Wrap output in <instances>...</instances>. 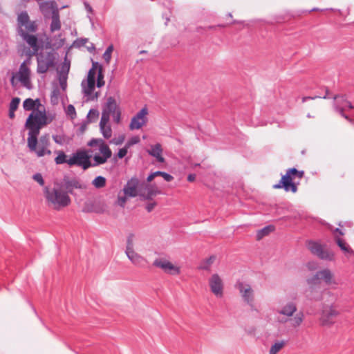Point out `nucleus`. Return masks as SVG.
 Wrapping results in <instances>:
<instances>
[{"label": "nucleus", "instance_id": "f257e3e1", "mask_svg": "<svg viewBox=\"0 0 354 354\" xmlns=\"http://www.w3.org/2000/svg\"><path fill=\"white\" fill-rule=\"evenodd\" d=\"M87 145L89 147L98 145L101 155L95 154L93 156V162H91V156L88 152L85 150H80V156L79 157L80 167L84 170L106 163L112 156L111 150L102 138H92L88 141Z\"/></svg>", "mask_w": 354, "mask_h": 354}, {"label": "nucleus", "instance_id": "f03ea898", "mask_svg": "<svg viewBox=\"0 0 354 354\" xmlns=\"http://www.w3.org/2000/svg\"><path fill=\"white\" fill-rule=\"evenodd\" d=\"M277 313L286 317V320L289 321L294 328L301 326L304 319L303 312H298L297 304L295 299L281 301Z\"/></svg>", "mask_w": 354, "mask_h": 354}, {"label": "nucleus", "instance_id": "7ed1b4c3", "mask_svg": "<svg viewBox=\"0 0 354 354\" xmlns=\"http://www.w3.org/2000/svg\"><path fill=\"white\" fill-rule=\"evenodd\" d=\"M124 194L126 196L136 197L140 196L142 200L151 199L155 191L153 188L147 183H140L136 178L132 177L129 180L123 188Z\"/></svg>", "mask_w": 354, "mask_h": 354}, {"label": "nucleus", "instance_id": "20e7f679", "mask_svg": "<svg viewBox=\"0 0 354 354\" xmlns=\"http://www.w3.org/2000/svg\"><path fill=\"white\" fill-rule=\"evenodd\" d=\"M46 120L36 116L35 111H32L26 119L25 127L28 129L27 145L29 149H35V145H37V136L39 134L41 128L47 124Z\"/></svg>", "mask_w": 354, "mask_h": 354}, {"label": "nucleus", "instance_id": "39448f33", "mask_svg": "<svg viewBox=\"0 0 354 354\" xmlns=\"http://www.w3.org/2000/svg\"><path fill=\"white\" fill-rule=\"evenodd\" d=\"M304 175V171H299L295 168L288 169L286 170V174L281 176L279 182L274 185L272 188L274 189H283L286 192L296 193L299 184L296 179L301 180Z\"/></svg>", "mask_w": 354, "mask_h": 354}, {"label": "nucleus", "instance_id": "423d86ee", "mask_svg": "<svg viewBox=\"0 0 354 354\" xmlns=\"http://www.w3.org/2000/svg\"><path fill=\"white\" fill-rule=\"evenodd\" d=\"M44 195L48 203L53 205L54 209L58 210L61 208L68 206L71 200L67 192H64L57 184L56 187L50 189L48 187L44 189Z\"/></svg>", "mask_w": 354, "mask_h": 354}, {"label": "nucleus", "instance_id": "0eeeda50", "mask_svg": "<svg viewBox=\"0 0 354 354\" xmlns=\"http://www.w3.org/2000/svg\"><path fill=\"white\" fill-rule=\"evenodd\" d=\"M322 281L326 286H331L332 288H335L338 285L334 272L326 268L318 270L313 276L308 278L306 283L312 284L318 283L320 285Z\"/></svg>", "mask_w": 354, "mask_h": 354}, {"label": "nucleus", "instance_id": "6e6552de", "mask_svg": "<svg viewBox=\"0 0 354 354\" xmlns=\"http://www.w3.org/2000/svg\"><path fill=\"white\" fill-rule=\"evenodd\" d=\"M34 55L37 56V73L38 74L46 73L48 69L55 66V55L53 51L44 53H37Z\"/></svg>", "mask_w": 354, "mask_h": 354}, {"label": "nucleus", "instance_id": "1a4fd4ad", "mask_svg": "<svg viewBox=\"0 0 354 354\" xmlns=\"http://www.w3.org/2000/svg\"><path fill=\"white\" fill-rule=\"evenodd\" d=\"M18 35H21V31H26L27 33H35L37 31L38 26L35 21H30V17L26 11L21 12L17 19Z\"/></svg>", "mask_w": 354, "mask_h": 354}, {"label": "nucleus", "instance_id": "9d476101", "mask_svg": "<svg viewBox=\"0 0 354 354\" xmlns=\"http://www.w3.org/2000/svg\"><path fill=\"white\" fill-rule=\"evenodd\" d=\"M308 249L312 254L316 255L321 259L332 261L334 260V254L326 250L324 245L315 241H308Z\"/></svg>", "mask_w": 354, "mask_h": 354}, {"label": "nucleus", "instance_id": "9b49d317", "mask_svg": "<svg viewBox=\"0 0 354 354\" xmlns=\"http://www.w3.org/2000/svg\"><path fill=\"white\" fill-rule=\"evenodd\" d=\"M308 288L306 291V297L310 301H321L324 300L325 295H330L327 289H323L318 283H307Z\"/></svg>", "mask_w": 354, "mask_h": 354}, {"label": "nucleus", "instance_id": "f8f14e48", "mask_svg": "<svg viewBox=\"0 0 354 354\" xmlns=\"http://www.w3.org/2000/svg\"><path fill=\"white\" fill-rule=\"evenodd\" d=\"M156 267L167 274L177 276L181 273L180 266L165 258L156 259Z\"/></svg>", "mask_w": 354, "mask_h": 354}, {"label": "nucleus", "instance_id": "ddd939ff", "mask_svg": "<svg viewBox=\"0 0 354 354\" xmlns=\"http://www.w3.org/2000/svg\"><path fill=\"white\" fill-rule=\"evenodd\" d=\"M236 287L239 290L243 301L251 307H253L254 302V291L252 286L244 282H238Z\"/></svg>", "mask_w": 354, "mask_h": 354}, {"label": "nucleus", "instance_id": "4468645a", "mask_svg": "<svg viewBox=\"0 0 354 354\" xmlns=\"http://www.w3.org/2000/svg\"><path fill=\"white\" fill-rule=\"evenodd\" d=\"M339 315L338 310L333 306H326L322 309L320 322L322 326H331Z\"/></svg>", "mask_w": 354, "mask_h": 354}, {"label": "nucleus", "instance_id": "2eb2a0df", "mask_svg": "<svg viewBox=\"0 0 354 354\" xmlns=\"http://www.w3.org/2000/svg\"><path fill=\"white\" fill-rule=\"evenodd\" d=\"M64 192H67V194H74L73 190L75 189H83L85 188L84 185L80 183V181L77 178H70L67 176H65L63 178V180L57 184Z\"/></svg>", "mask_w": 354, "mask_h": 354}, {"label": "nucleus", "instance_id": "dca6fc26", "mask_svg": "<svg viewBox=\"0 0 354 354\" xmlns=\"http://www.w3.org/2000/svg\"><path fill=\"white\" fill-rule=\"evenodd\" d=\"M55 153H57V156L55 158L56 165L67 163L69 166L77 165L80 167L79 157L80 156V150H77L75 153H73L69 159H67V156L63 151H57Z\"/></svg>", "mask_w": 354, "mask_h": 354}, {"label": "nucleus", "instance_id": "f3484780", "mask_svg": "<svg viewBox=\"0 0 354 354\" xmlns=\"http://www.w3.org/2000/svg\"><path fill=\"white\" fill-rule=\"evenodd\" d=\"M211 292L218 298L223 296L224 283L221 277L216 273L213 274L208 280Z\"/></svg>", "mask_w": 354, "mask_h": 354}, {"label": "nucleus", "instance_id": "a211bd4d", "mask_svg": "<svg viewBox=\"0 0 354 354\" xmlns=\"http://www.w3.org/2000/svg\"><path fill=\"white\" fill-rule=\"evenodd\" d=\"M147 109L146 107L142 108L132 118L129 124V129L131 130L140 129L147 121Z\"/></svg>", "mask_w": 354, "mask_h": 354}, {"label": "nucleus", "instance_id": "6ab92c4d", "mask_svg": "<svg viewBox=\"0 0 354 354\" xmlns=\"http://www.w3.org/2000/svg\"><path fill=\"white\" fill-rule=\"evenodd\" d=\"M49 145V135L45 134L40 137L38 148L37 147V145H35V149L33 150L30 149V151L35 152L38 157H42L46 154L50 155L51 151L48 149Z\"/></svg>", "mask_w": 354, "mask_h": 354}, {"label": "nucleus", "instance_id": "aec40b11", "mask_svg": "<svg viewBox=\"0 0 354 354\" xmlns=\"http://www.w3.org/2000/svg\"><path fill=\"white\" fill-rule=\"evenodd\" d=\"M30 75V70L26 66V61H24L19 66L18 80L24 87L29 90L32 88Z\"/></svg>", "mask_w": 354, "mask_h": 354}, {"label": "nucleus", "instance_id": "412c9836", "mask_svg": "<svg viewBox=\"0 0 354 354\" xmlns=\"http://www.w3.org/2000/svg\"><path fill=\"white\" fill-rule=\"evenodd\" d=\"M19 36L25 41L32 48V55L37 54L39 46L38 44V38L36 35L27 33L26 31H21Z\"/></svg>", "mask_w": 354, "mask_h": 354}, {"label": "nucleus", "instance_id": "4be33fe9", "mask_svg": "<svg viewBox=\"0 0 354 354\" xmlns=\"http://www.w3.org/2000/svg\"><path fill=\"white\" fill-rule=\"evenodd\" d=\"M129 253L127 256L133 265L142 268H149V263L146 259L136 252H130Z\"/></svg>", "mask_w": 354, "mask_h": 354}, {"label": "nucleus", "instance_id": "5701e85b", "mask_svg": "<svg viewBox=\"0 0 354 354\" xmlns=\"http://www.w3.org/2000/svg\"><path fill=\"white\" fill-rule=\"evenodd\" d=\"M95 82L86 81V82H85L84 80H83L81 84L82 91L85 96L88 97V100H93L98 96L97 93H96L95 95H93V92L95 89Z\"/></svg>", "mask_w": 354, "mask_h": 354}, {"label": "nucleus", "instance_id": "b1692460", "mask_svg": "<svg viewBox=\"0 0 354 354\" xmlns=\"http://www.w3.org/2000/svg\"><path fill=\"white\" fill-rule=\"evenodd\" d=\"M39 10L44 17H46L50 12H53L55 9H58L57 3L54 1H47L39 3Z\"/></svg>", "mask_w": 354, "mask_h": 354}, {"label": "nucleus", "instance_id": "393cba45", "mask_svg": "<svg viewBox=\"0 0 354 354\" xmlns=\"http://www.w3.org/2000/svg\"><path fill=\"white\" fill-rule=\"evenodd\" d=\"M61 29V21L59 19V10L55 9L52 12L51 23L50 25V30L53 32Z\"/></svg>", "mask_w": 354, "mask_h": 354}, {"label": "nucleus", "instance_id": "a878e982", "mask_svg": "<svg viewBox=\"0 0 354 354\" xmlns=\"http://www.w3.org/2000/svg\"><path fill=\"white\" fill-rule=\"evenodd\" d=\"M119 110L116 101L113 97H109L107 98L106 104L104 105L102 109V112H106L108 114L111 115L113 113H115Z\"/></svg>", "mask_w": 354, "mask_h": 354}, {"label": "nucleus", "instance_id": "bb28decb", "mask_svg": "<svg viewBox=\"0 0 354 354\" xmlns=\"http://www.w3.org/2000/svg\"><path fill=\"white\" fill-rule=\"evenodd\" d=\"M216 257L214 255H212V256L209 257V258L203 259L201 262V263L198 266V269L210 271L211 267H212V264L214 263V261H216Z\"/></svg>", "mask_w": 354, "mask_h": 354}, {"label": "nucleus", "instance_id": "cd10ccee", "mask_svg": "<svg viewBox=\"0 0 354 354\" xmlns=\"http://www.w3.org/2000/svg\"><path fill=\"white\" fill-rule=\"evenodd\" d=\"M335 242L346 254H354V251L344 239L339 237H335Z\"/></svg>", "mask_w": 354, "mask_h": 354}, {"label": "nucleus", "instance_id": "c85d7f7f", "mask_svg": "<svg viewBox=\"0 0 354 354\" xmlns=\"http://www.w3.org/2000/svg\"><path fill=\"white\" fill-rule=\"evenodd\" d=\"M286 345L285 340L276 341L271 346L269 350V354H277L281 351Z\"/></svg>", "mask_w": 354, "mask_h": 354}, {"label": "nucleus", "instance_id": "c756f323", "mask_svg": "<svg viewBox=\"0 0 354 354\" xmlns=\"http://www.w3.org/2000/svg\"><path fill=\"white\" fill-rule=\"evenodd\" d=\"M274 230V227L273 225H268L261 230L258 231L257 234V239L261 240L263 239L265 236L268 235L270 232H273Z\"/></svg>", "mask_w": 354, "mask_h": 354}, {"label": "nucleus", "instance_id": "7c9ffc66", "mask_svg": "<svg viewBox=\"0 0 354 354\" xmlns=\"http://www.w3.org/2000/svg\"><path fill=\"white\" fill-rule=\"evenodd\" d=\"M106 178L104 176H98L92 181V185L97 189L102 188L106 185Z\"/></svg>", "mask_w": 354, "mask_h": 354}, {"label": "nucleus", "instance_id": "2f4dec72", "mask_svg": "<svg viewBox=\"0 0 354 354\" xmlns=\"http://www.w3.org/2000/svg\"><path fill=\"white\" fill-rule=\"evenodd\" d=\"M23 108L25 111H35L36 107L35 106V101L32 98H27L23 102Z\"/></svg>", "mask_w": 354, "mask_h": 354}, {"label": "nucleus", "instance_id": "473e14b6", "mask_svg": "<svg viewBox=\"0 0 354 354\" xmlns=\"http://www.w3.org/2000/svg\"><path fill=\"white\" fill-rule=\"evenodd\" d=\"M100 132L102 134L103 137L105 139H109L112 136V129L111 126L109 125H104V126H100Z\"/></svg>", "mask_w": 354, "mask_h": 354}, {"label": "nucleus", "instance_id": "72a5a7b5", "mask_svg": "<svg viewBox=\"0 0 354 354\" xmlns=\"http://www.w3.org/2000/svg\"><path fill=\"white\" fill-rule=\"evenodd\" d=\"M133 236H134L133 234H130L127 237V247H126V250H125L126 254H130L129 253L130 252H135L133 250Z\"/></svg>", "mask_w": 354, "mask_h": 354}, {"label": "nucleus", "instance_id": "f704fd0d", "mask_svg": "<svg viewBox=\"0 0 354 354\" xmlns=\"http://www.w3.org/2000/svg\"><path fill=\"white\" fill-rule=\"evenodd\" d=\"M105 84L104 80V73L102 71V67L100 66L99 71H97V87L101 88Z\"/></svg>", "mask_w": 354, "mask_h": 354}, {"label": "nucleus", "instance_id": "c9c22d12", "mask_svg": "<svg viewBox=\"0 0 354 354\" xmlns=\"http://www.w3.org/2000/svg\"><path fill=\"white\" fill-rule=\"evenodd\" d=\"M21 99L18 97H13L10 102L9 109L16 111L18 109Z\"/></svg>", "mask_w": 354, "mask_h": 354}, {"label": "nucleus", "instance_id": "e433bc0d", "mask_svg": "<svg viewBox=\"0 0 354 354\" xmlns=\"http://www.w3.org/2000/svg\"><path fill=\"white\" fill-rule=\"evenodd\" d=\"M110 115H111L108 114L106 112H102L101 120H100L99 125L100 126L109 125L108 122L110 120Z\"/></svg>", "mask_w": 354, "mask_h": 354}, {"label": "nucleus", "instance_id": "4c0bfd02", "mask_svg": "<svg viewBox=\"0 0 354 354\" xmlns=\"http://www.w3.org/2000/svg\"><path fill=\"white\" fill-rule=\"evenodd\" d=\"M113 47L112 45L109 46L105 50L103 54V58L104 60L109 63L111 58V53L113 51Z\"/></svg>", "mask_w": 354, "mask_h": 354}, {"label": "nucleus", "instance_id": "58836bf2", "mask_svg": "<svg viewBox=\"0 0 354 354\" xmlns=\"http://www.w3.org/2000/svg\"><path fill=\"white\" fill-rule=\"evenodd\" d=\"M162 148L160 145L156 143V161L165 162V158L162 156Z\"/></svg>", "mask_w": 354, "mask_h": 354}, {"label": "nucleus", "instance_id": "ea45409f", "mask_svg": "<svg viewBox=\"0 0 354 354\" xmlns=\"http://www.w3.org/2000/svg\"><path fill=\"white\" fill-rule=\"evenodd\" d=\"M88 39L87 38H78L74 41L73 46L77 48H80L84 46L88 42Z\"/></svg>", "mask_w": 354, "mask_h": 354}, {"label": "nucleus", "instance_id": "a19ab883", "mask_svg": "<svg viewBox=\"0 0 354 354\" xmlns=\"http://www.w3.org/2000/svg\"><path fill=\"white\" fill-rule=\"evenodd\" d=\"M66 114L70 115L72 119L76 117V111L73 105L69 104L68 105L66 110Z\"/></svg>", "mask_w": 354, "mask_h": 354}, {"label": "nucleus", "instance_id": "79ce46f5", "mask_svg": "<svg viewBox=\"0 0 354 354\" xmlns=\"http://www.w3.org/2000/svg\"><path fill=\"white\" fill-rule=\"evenodd\" d=\"M35 114L36 116H38L43 119V120H44L47 121V116L44 108L42 110L39 109H35Z\"/></svg>", "mask_w": 354, "mask_h": 354}, {"label": "nucleus", "instance_id": "37998d69", "mask_svg": "<svg viewBox=\"0 0 354 354\" xmlns=\"http://www.w3.org/2000/svg\"><path fill=\"white\" fill-rule=\"evenodd\" d=\"M156 176H161L166 181L170 182L174 179V177L165 172L163 171H156Z\"/></svg>", "mask_w": 354, "mask_h": 354}, {"label": "nucleus", "instance_id": "c03bdc74", "mask_svg": "<svg viewBox=\"0 0 354 354\" xmlns=\"http://www.w3.org/2000/svg\"><path fill=\"white\" fill-rule=\"evenodd\" d=\"M99 115V112L96 109H91L87 115V118L90 122L92 121V118H97Z\"/></svg>", "mask_w": 354, "mask_h": 354}, {"label": "nucleus", "instance_id": "a18cd8bd", "mask_svg": "<svg viewBox=\"0 0 354 354\" xmlns=\"http://www.w3.org/2000/svg\"><path fill=\"white\" fill-rule=\"evenodd\" d=\"M32 178L37 181L41 186L44 185V180L40 173H36L33 175Z\"/></svg>", "mask_w": 354, "mask_h": 354}, {"label": "nucleus", "instance_id": "49530a36", "mask_svg": "<svg viewBox=\"0 0 354 354\" xmlns=\"http://www.w3.org/2000/svg\"><path fill=\"white\" fill-rule=\"evenodd\" d=\"M87 81L95 82V71H94L93 68H91L88 71Z\"/></svg>", "mask_w": 354, "mask_h": 354}, {"label": "nucleus", "instance_id": "de8ad7c7", "mask_svg": "<svg viewBox=\"0 0 354 354\" xmlns=\"http://www.w3.org/2000/svg\"><path fill=\"white\" fill-rule=\"evenodd\" d=\"M111 115H112L113 121L115 123H119L120 122V116H121V113H120V110H118L117 111H115V113H111Z\"/></svg>", "mask_w": 354, "mask_h": 354}, {"label": "nucleus", "instance_id": "09e8293b", "mask_svg": "<svg viewBox=\"0 0 354 354\" xmlns=\"http://www.w3.org/2000/svg\"><path fill=\"white\" fill-rule=\"evenodd\" d=\"M127 148L123 147V148H121L119 149V151L118 152V156L119 158H122L127 155Z\"/></svg>", "mask_w": 354, "mask_h": 354}, {"label": "nucleus", "instance_id": "8fccbe9b", "mask_svg": "<svg viewBox=\"0 0 354 354\" xmlns=\"http://www.w3.org/2000/svg\"><path fill=\"white\" fill-rule=\"evenodd\" d=\"M127 201V196H118V204L120 207H124Z\"/></svg>", "mask_w": 354, "mask_h": 354}, {"label": "nucleus", "instance_id": "3c124183", "mask_svg": "<svg viewBox=\"0 0 354 354\" xmlns=\"http://www.w3.org/2000/svg\"><path fill=\"white\" fill-rule=\"evenodd\" d=\"M52 138L55 143L59 144V145H62L63 138H62V136H59L57 135H53Z\"/></svg>", "mask_w": 354, "mask_h": 354}, {"label": "nucleus", "instance_id": "603ef678", "mask_svg": "<svg viewBox=\"0 0 354 354\" xmlns=\"http://www.w3.org/2000/svg\"><path fill=\"white\" fill-rule=\"evenodd\" d=\"M59 84L62 90H65L66 88V78H60L59 79Z\"/></svg>", "mask_w": 354, "mask_h": 354}, {"label": "nucleus", "instance_id": "864d4df0", "mask_svg": "<svg viewBox=\"0 0 354 354\" xmlns=\"http://www.w3.org/2000/svg\"><path fill=\"white\" fill-rule=\"evenodd\" d=\"M84 7H85V9L86 10V11L88 12L91 13L93 12V8H92V7L90 6V4L88 2L84 1Z\"/></svg>", "mask_w": 354, "mask_h": 354}, {"label": "nucleus", "instance_id": "5fc2aeb1", "mask_svg": "<svg viewBox=\"0 0 354 354\" xmlns=\"http://www.w3.org/2000/svg\"><path fill=\"white\" fill-rule=\"evenodd\" d=\"M154 207H155V202H153V203H149V204L146 206V209H147V210L149 212H151V211L153 209Z\"/></svg>", "mask_w": 354, "mask_h": 354}, {"label": "nucleus", "instance_id": "6e6d98bb", "mask_svg": "<svg viewBox=\"0 0 354 354\" xmlns=\"http://www.w3.org/2000/svg\"><path fill=\"white\" fill-rule=\"evenodd\" d=\"M140 141V138L138 136L133 137L129 141V145L136 144Z\"/></svg>", "mask_w": 354, "mask_h": 354}, {"label": "nucleus", "instance_id": "4d7b16f0", "mask_svg": "<svg viewBox=\"0 0 354 354\" xmlns=\"http://www.w3.org/2000/svg\"><path fill=\"white\" fill-rule=\"evenodd\" d=\"M155 178V171H151L150 174L147 178V183L151 182L152 180Z\"/></svg>", "mask_w": 354, "mask_h": 354}, {"label": "nucleus", "instance_id": "13d9d810", "mask_svg": "<svg viewBox=\"0 0 354 354\" xmlns=\"http://www.w3.org/2000/svg\"><path fill=\"white\" fill-rule=\"evenodd\" d=\"M102 66L97 62H93L92 68L94 71L97 69L99 71L100 67Z\"/></svg>", "mask_w": 354, "mask_h": 354}, {"label": "nucleus", "instance_id": "bf43d9fd", "mask_svg": "<svg viewBox=\"0 0 354 354\" xmlns=\"http://www.w3.org/2000/svg\"><path fill=\"white\" fill-rule=\"evenodd\" d=\"M337 110L339 112V113L341 114L342 116L348 119V117L346 115H345L344 113V107L337 106Z\"/></svg>", "mask_w": 354, "mask_h": 354}, {"label": "nucleus", "instance_id": "052dcab7", "mask_svg": "<svg viewBox=\"0 0 354 354\" xmlns=\"http://www.w3.org/2000/svg\"><path fill=\"white\" fill-rule=\"evenodd\" d=\"M196 179V175L194 174H189L187 176V180L189 182H194Z\"/></svg>", "mask_w": 354, "mask_h": 354}, {"label": "nucleus", "instance_id": "680f3d73", "mask_svg": "<svg viewBox=\"0 0 354 354\" xmlns=\"http://www.w3.org/2000/svg\"><path fill=\"white\" fill-rule=\"evenodd\" d=\"M149 153L151 156L155 157V145H151V149L149 151Z\"/></svg>", "mask_w": 354, "mask_h": 354}, {"label": "nucleus", "instance_id": "e2e57ef3", "mask_svg": "<svg viewBox=\"0 0 354 354\" xmlns=\"http://www.w3.org/2000/svg\"><path fill=\"white\" fill-rule=\"evenodd\" d=\"M124 139V137H123V136H120V137H119V138H118V140H117V141L114 142V143H115V145H120V144H122V143L123 142Z\"/></svg>", "mask_w": 354, "mask_h": 354}, {"label": "nucleus", "instance_id": "0e129e2a", "mask_svg": "<svg viewBox=\"0 0 354 354\" xmlns=\"http://www.w3.org/2000/svg\"><path fill=\"white\" fill-rule=\"evenodd\" d=\"M34 101L36 109H39V107L41 106L40 100L37 98L36 100H34Z\"/></svg>", "mask_w": 354, "mask_h": 354}, {"label": "nucleus", "instance_id": "69168bd1", "mask_svg": "<svg viewBox=\"0 0 354 354\" xmlns=\"http://www.w3.org/2000/svg\"><path fill=\"white\" fill-rule=\"evenodd\" d=\"M15 111L9 109L8 116L10 119H13L15 118Z\"/></svg>", "mask_w": 354, "mask_h": 354}, {"label": "nucleus", "instance_id": "338daca9", "mask_svg": "<svg viewBox=\"0 0 354 354\" xmlns=\"http://www.w3.org/2000/svg\"><path fill=\"white\" fill-rule=\"evenodd\" d=\"M86 129V124L82 123L80 125V129L81 132H84Z\"/></svg>", "mask_w": 354, "mask_h": 354}, {"label": "nucleus", "instance_id": "774afa93", "mask_svg": "<svg viewBox=\"0 0 354 354\" xmlns=\"http://www.w3.org/2000/svg\"><path fill=\"white\" fill-rule=\"evenodd\" d=\"M344 103H345V106L348 107L349 109H353V106L351 105V103L348 101H346V100H344Z\"/></svg>", "mask_w": 354, "mask_h": 354}]
</instances>
